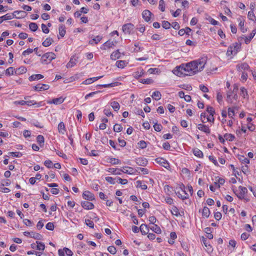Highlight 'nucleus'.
Masks as SVG:
<instances>
[{"mask_svg":"<svg viewBox=\"0 0 256 256\" xmlns=\"http://www.w3.org/2000/svg\"><path fill=\"white\" fill-rule=\"evenodd\" d=\"M206 60V58L203 57L186 64H182L176 68L174 73L177 76L183 74L186 76H193L203 70Z\"/></svg>","mask_w":256,"mask_h":256,"instance_id":"nucleus-1","label":"nucleus"},{"mask_svg":"<svg viewBox=\"0 0 256 256\" xmlns=\"http://www.w3.org/2000/svg\"><path fill=\"white\" fill-rule=\"evenodd\" d=\"M56 58V54L54 52H46L42 56L41 62L42 64H47V61L50 62Z\"/></svg>","mask_w":256,"mask_h":256,"instance_id":"nucleus-2","label":"nucleus"},{"mask_svg":"<svg viewBox=\"0 0 256 256\" xmlns=\"http://www.w3.org/2000/svg\"><path fill=\"white\" fill-rule=\"evenodd\" d=\"M134 28V25L131 23H128L123 25L122 30L125 34H130Z\"/></svg>","mask_w":256,"mask_h":256,"instance_id":"nucleus-3","label":"nucleus"},{"mask_svg":"<svg viewBox=\"0 0 256 256\" xmlns=\"http://www.w3.org/2000/svg\"><path fill=\"white\" fill-rule=\"evenodd\" d=\"M155 161L158 164H160L166 168L168 170L170 168L168 162L162 158H158L155 160Z\"/></svg>","mask_w":256,"mask_h":256,"instance_id":"nucleus-4","label":"nucleus"},{"mask_svg":"<svg viewBox=\"0 0 256 256\" xmlns=\"http://www.w3.org/2000/svg\"><path fill=\"white\" fill-rule=\"evenodd\" d=\"M30 246L32 248L40 250H44L45 248L44 244L43 242L38 241H36V244H32Z\"/></svg>","mask_w":256,"mask_h":256,"instance_id":"nucleus-5","label":"nucleus"},{"mask_svg":"<svg viewBox=\"0 0 256 256\" xmlns=\"http://www.w3.org/2000/svg\"><path fill=\"white\" fill-rule=\"evenodd\" d=\"M82 197L84 199L89 201L95 199L94 194L89 191H84L82 194Z\"/></svg>","mask_w":256,"mask_h":256,"instance_id":"nucleus-6","label":"nucleus"},{"mask_svg":"<svg viewBox=\"0 0 256 256\" xmlns=\"http://www.w3.org/2000/svg\"><path fill=\"white\" fill-rule=\"evenodd\" d=\"M152 14L148 10H144L142 13V18L146 22L150 21V17Z\"/></svg>","mask_w":256,"mask_h":256,"instance_id":"nucleus-7","label":"nucleus"},{"mask_svg":"<svg viewBox=\"0 0 256 256\" xmlns=\"http://www.w3.org/2000/svg\"><path fill=\"white\" fill-rule=\"evenodd\" d=\"M238 188L240 190V192L237 194V196L240 200L244 199V194L247 193L248 190L246 187L242 186H240Z\"/></svg>","mask_w":256,"mask_h":256,"instance_id":"nucleus-8","label":"nucleus"},{"mask_svg":"<svg viewBox=\"0 0 256 256\" xmlns=\"http://www.w3.org/2000/svg\"><path fill=\"white\" fill-rule=\"evenodd\" d=\"M14 14H7L0 17V24L4 20H10L14 18Z\"/></svg>","mask_w":256,"mask_h":256,"instance_id":"nucleus-9","label":"nucleus"},{"mask_svg":"<svg viewBox=\"0 0 256 256\" xmlns=\"http://www.w3.org/2000/svg\"><path fill=\"white\" fill-rule=\"evenodd\" d=\"M81 205L83 208L86 210H92L94 208V204L88 201L82 202Z\"/></svg>","mask_w":256,"mask_h":256,"instance_id":"nucleus-10","label":"nucleus"},{"mask_svg":"<svg viewBox=\"0 0 256 256\" xmlns=\"http://www.w3.org/2000/svg\"><path fill=\"white\" fill-rule=\"evenodd\" d=\"M12 14H16L14 17L18 19L24 18L27 14L26 12L24 10H16Z\"/></svg>","mask_w":256,"mask_h":256,"instance_id":"nucleus-11","label":"nucleus"},{"mask_svg":"<svg viewBox=\"0 0 256 256\" xmlns=\"http://www.w3.org/2000/svg\"><path fill=\"white\" fill-rule=\"evenodd\" d=\"M198 128L206 133V134H210V130L209 128L206 126L202 124H199L198 126Z\"/></svg>","mask_w":256,"mask_h":256,"instance_id":"nucleus-12","label":"nucleus"},{"mask_svg":"<svg viewBox=\"0 0 256 256\" xmlns=\"http://www.w3.org/2000/svg\"><path fill=\"white\" fill-rule=\"evenodd\" d=\"M50 86L46 84H38L34 86V90L40 91L41 90H47L49 88Z\"/></svg>","mask_w":256,"mask_h":256,"instance_id":"nucleus-13","label":"nucleus"},{"mask_svg":"<svg viewBox=\"0 0 256 256\" xmlns=\"http://www.w3.org/2000/svg\"><path fill=\"white\" fill-rule=\"evenodd\" d=\"M136 163L140 166H144L148 164V160L145 158H140L136 160Z\"/></svg>","mask_w":256,"mask_h":256,"instance_id":"nucleus-14","label":"nucleus"},{"mask_svg":"<svg viewBox=\"0 0 256 256\" xmlns=\"http://www.w3.org/2000/svg\"><path fill=\"white\" fill-rule=\"evenodd\" d=\"M64 99L62 97H60L58 98H54L52 101H49L48 102V104H62Z\"/></svg>","mask_w":256,"mask_h":256,"instance_id":"nucleus-15","label":"nucleus"},{"mask_svg":"<svg viewBox=\"0 0 256 256\" xmlns=\"http://www.w3.org/2000/svg\"><path fill=\"white\" fill-rule=\"evenodd\" d=\"M236 68L238 70L241 71L242 70H248L250 68V66L246 62L242 63L237 65Z\"/></svg>","mask_w":256,"mask_h":256,"instance_id":"nucleus-16","label":"nucleus"},{"mask_svg":"<svg viewBox=\"0 0 256 256\" xmlns=\"http://www.w3.org/2000/svg\"><path fill=\"white\" fill-rule=\"evenodd\" d=\"M120 170L124 173L128 174H134V168L130 166H124L122 169Z\"/></svg>","mask_w":256,"mask_h":256,"instance_id":"nucleus-17","label":"nucleus"},{"mask_svg":"<svg viewBox=\"0 0 256 256\" xmlns=\"http://www.w3.org/2000/svg\"><path fill=\"white\" fill-rule=\"evenodd\" d=\"M114 43L112 41L108 40L102 46V47L101 48L102 49L106 50V48H112L114 46Z\"/></svg>","mask_w":256,"mask_h":256,"instance_id":"nucleus-18","label":"nucleus"},{"mask_svg":"<svg viewBox=\"0 0 256 256\" xmlns=\"http://www.w3.org/2000/svg\"><path fill=\"white\" fill-rule=\"evenodd\" d=\"M140 229L142 235H146L148 234L149 231L148 228V227L147 225L145 224H141Z\"/></svg>","mask_w":256,"mask_h":256,"instance_id":"nucleus-19","label":"nucleus"},{"mask_svg":"<svg viewBox=\"0 0 256 256\" xmlns=\"http://www.w3.org/2000/svg\"><path fill=\"white\" fill-rule=\"evenodd\" d=\"M202 242H203L204 246L207 248L206 250L208 252H212V246H210L209 242H208L206 238H204V237H202Z\"/></svg>","mask_w":256,"mask_h":256,"instance_id":"nucleus-20","label":"nucleus"},{"mask_svg":"<svg viewBox=\"0 0 256 256\" xmlns=\"http://www.w3.org/2000/svg\"><path fill=\"white\" fill-rule=\"evenodd\" d=\"M16 71H14L15 74H20L26 72V67L22 66L16 69Z\"/></svg>","mask_w":256,"mask_h":256,"instance_id":"nucleus-21","label":"nucleus"},{"mask_svg":"<svg viewBox=\"0 0 256 256\" xmlns=\"http://www.w3.org/2000/svg\"><path fill=\"white\" fill-rule=\"evenodd\" d=\"M120 57V53L119 50H118L116 51L113 52L110 55V58L112 60H116Z\"/></svg>","mask_w":256,"mask_h":256,"instance_id":"nucleus-22","label":"nucleus"},{"mask_svg":"<svg viewBox=\"0 0 256 256\" xmlns=\"http://www.w3.org/2000/svg\"><path fill=\"white\" fill-rule=\"evenodd\" d=\"M44 76L40 74H32L28 78L30 81H33L42 78Z\"/></svg>","mask_w":256,"mask_h":256,"instance_id":"nucleus-23","label":"nucleus"},{"mask_svg":"<svg viewBox=\"0 0 256 256\" xmlns=\"http://www.w3.org/2000/svg\"><path fill=\"white\" fill-rule=\"evenodd\" d=\"M36 140L40 147H42L44 146V138L42 135L38 136Z\"/></svg>","mask_w":256,"mask_h":256,"instance_id":"nucleus-24","label":"nucleus"},{"mask_svg":"<svg viewBox=\"0 0 256 256\" xmlns=\"http://www.w3.org/2000/svg\"><path fill=\"white\" fill-rule=\"evenodd\" d=\"M240 95L242 96L244 98H248V91L246 88H245L244 87H242L240 88Z\"/></svg>","mask_w":256,"mask_h":256,"instance_id":"nucleus-25","label":"nucleus"},{"mask_svg":"<svg viewBox=\"0 0 256 256\" xmlns=\"http://www.w3.org/2000/svg\"><path fill=\"white\" fill-rule=\"evenodd\" d=\"M256 32V30H253L252 32L248 36H246L245 38V43L246 44H248L251 40L254 38Z\"/></svg>","mask_w":256,"mask_h":256,"instance_id":"nucleus-26","label":"nucleus"},{"mask_svg":"<svg viewBox=\"0 0 256 256\" xmlns=\"http://www.w3.org/2000/svg\"><path fill=\"white\" fill-rule=\"evenodd\" d=\"M110 106L114 111L118 112L120 108V105L118 102L114 101L110 102Z\"/></svg>","mask_w":256,"mask_h":256,"instance_id":"nucleus-27","label":"nucleus"},{"mask_svg":"<svg viewBox=\"0 0 256 256\" xmlns=\"http://www.w3.org/2000/svg\"><path fill=\"white\" fill-rule=\"evenodd\" d=\"M202 216H204V217L208 218L209 216L210 212V209L208 207L204 206V208L203 210H202Z\"/></svg>","mask_w":256,"mask_h":256,"instance_id":"nucleus-28","label":"nucleus"},{"mask_svg":"<svg viewBox=\"0 0 256 256\" xmlns=\"http://www.w3.org/2000/svg\"><path fill=\"white\" fill-rule=\"evenodd\" d=\"M120 170H121L120 169L112 168H109L107 171L110 172H111L112 174H114L120 175V174H121V172H122Z\"/></svg>","mask_w":256,"mask_h":256,"instance_id":"nucleus-29","label":"nucleus"},{"mask_svg":"<svg viewBox=\"0 0 256 256\" xmlns=\"http://www.w3.org/2000/svg\"><path fill=\"white\" fill-rule=\"evenodd\" d=\"M152 96L156 100H158L161 98L162 94L160 92L155 91L153 92L152 94Z\"/></svg>","mask_w":256,"mask_h":256,"instance_id":"nucleus-30","label":"nucleus"},{"mask_svg":"<svg viewBox=\"0 0 256 256\" xmlns=\"http://www.w3.org/2000/svg\"><path fill=\"white\" fill-rule=\"evenodd\" d=\"M193 153L194 155L198 158H202L203 153L202 152L197 148H195L193 150Z\"/></svg>","mask_w":256,"mask_h":256,"instance_id":"nucleus-31","label":"nucleus"},{"mask_svg":"<svg viewBox=\"0 0 256 256\" xmlns=\"http://www.w3.org/2000/svg\"><path fill=\"white\" fill-rule=\"evenodd\" d=\"M16 70L13 67H10L5 70L6 74L8 76L13 75L15 74L14 71H16Z\"/></svg>","mask_w":256,"mask_h":256,"instance_id":"nucleus-32","label":"nucleus"},{"mask_svg":"<svg viewBox=\"0 0 256 256\" xmlns=\"http://www.w3.org/2000/svg\"><path fill=\"white\" fill-rule=\"evenodd\" d=\"M53 42L52 39L50 38H48L46 40L42 42V44L44 46H49Z\"/></svg>","mask_w":256,"mask_h":256,"instance_id":"nucleus-33","label":"nucleus"},{"mask_svg":"<svg viewBox=\"0 0 256 256\" xmlns=\"http://www.w3.org/2000/svg\"><path fill=\"white\" fill-rule=\"evenodd\" d=\"M58 130L60 133L62 134H64L65 126L63 122H60L58 125Z\"/></svg>","mask_w":256,"mask_h":256,"instance_id":"nucleus-34","label":"nucleus"},{"mask_svg":"<svg viewBox=\"0 0 256 256\" xmlns=\"http://www.w3.org/2000/svg\"><path fill=\"white\" fill-rule=\"evenodd\" d=\"M236 50H233V46H229L228 48L226 55L230 56L231 55H236Z\"/></svg>","mask_w":256,"mask_h":256,"instance_id":"nucleus-35","label":"nucleus"},{"mask_svg":"<svg viewBox=\"0 0 256 256\" xmlns=\"http://www.w3.org/2000/svg\"><path fill=\"white\" fill-rule=\"evenodd\" d=\"M60 35L62 37H64L66 34L65 26L64 25H60L58 28Z\"/></svg>","mask_w":256,"mask_h":256,"instance_id":"nucleus-36","label":"nucleus"},{"mask_svg":"<svg viewBox=\"0 0 256 256\" xmlns=\"http://www.w3.org/2000/svg\"><path fill=\"white\" fill-rule=\"evenodd\" d=\"M180 188L183 191L184 194V195L182 196V200H184L188 199V194L186 192L185 189V186L184 184H181L180 185Z\"/></svg>","mask_w":256,"mask_h":256,"instance_id":"nucleus-37","label":"nucleus"},{"mask_svg":"<svg viewBox=\"0 0 256 256\" xmlns=\"http://www.w3.org/2000/svg\"><path fill=\"white\" fill-rule=\"evenodd\" d=\"M224 138L227 140L232 142L234 140L235 136L234 135L230 134H226L224 135Z\"/></svg>","mask_w":256,"mask_h":256,"instance_id":"nucleus-38","label":"nucleus"},{"mask_svg":"<svg viewBox=\"0 0 256 256\" xmlns=\"http://www.w3.org/2000/svg\"><path fill=\"white\" fill-rule=\"evenodd\" d=\"M30 237L38 240H41L42 238V236L40 234L34 232H32Z\"/></svg>","mask_w":256,"mask_h":256,"instance_id":"nucleus-39","label":"nucleus"},{"mask_svg":"<svg viewBox=\"0 0 256 256\" xmlns=\"http://www.w3.org/2000/svg\"><path fill=\"white\" fill-rule=\"evenodd\" d=\"M126 65V62L124 60H118L116 62V66L118 68H123Z\"/></svg>","mask_w":256,"mask_h":256,"instance_id":"nucleus-40","label":"nucleus"},{"mask_svg":"<svg viewBox=\"0 0 256 256\" xmlns=\"http://www.w3.org/2000/svg\"><path fill=\"white\" fill-rule=\"evenodd\" d=\"M101 40H102V37L99 36H98L94 37L92 40H90L89 42V44H93L94 42L96 44L98 42H100Z\"/></svg>","mask_w":256,"mask_h":256,"instance_id":"nucleus-41","label":"nucleus"},{"mask_svg":"<svg viewBox=\"0 0 256 256\" xmlns=\"http://www.w3.org/2000/svg\"><path fill=\"white\" fill-rule=\"evenodd\" d=\"M76 64V59L72 58L69 62L66 64L67 68H72Z\"/></svg>","mask_w":256,"mask_h":256,"instance_id":"nucleus-42","label":"nucleus"},{"mask_svg":"<svg viewBox=\"0 0 256 256\" xmlns=\"http://www.w3.org/2000/svg\"><path fill=\"white\" fill-rule=\"evenodd\" d=\"M38 50V48H36L34 50H32V48H28L26 50L23 52L22 55L26 56V55H28V54H29L32 53L34 51L37 52Z\"/></svg>","mask_w":256,"mask_h":256,"instance_id":"nucleus-43","label":"nucleus"},{"mask_svg":"<svg viewBox=\"0 0 256 256\" xmlns=\"http://www.w3.org/2000/svg\"><path fill=\"white\" fill-rule=\"evenodd\" d=\"M150 229L156 234H160L162 232L160 228L157 224L152 226Z\"/></svg>","mask_w":256,"mask_h":256,"instance_id":"nucleus-44","label":"nucleus"},{"mask_svg":"<svg viewBox=\"0 0 256 256\" xmlns=\"http://www.w3.org/2000/svg\"><path fill=\"white\" fill-rule=\"evenodd\" d=\"M140 82L143 84H151L154 82V80L150 78H148L146 79H141Z\"/></svg>","mask_w":256,"mask_h":256,"instance_id":"nucleus-45","label":"nucleus"},{"mask_svg":"<svg viewBox=\"0 0 256 256\" xmlns=\"http://www.w3.org/2000/svg\"><path fill=\"white\" fill-rule=\"evenodd\" d=\"M29 28L32 31L36 32L38 28V26L36 23L30 22L29 24Z\"/></svg>","mask_w":256,"mask_h":256,"instance_id":"nucleus-46","label":"nucleus"},{"mask_svg":"<svg viewBox=\"0 0 256 256\" xmlns=\"http://www.w3.org/2000/svg\"><path fill=\"white\" fill-rule=\"evenodd\" d=\"M158 8L162 12L165 10V2L164 0L159 1Z\"/></svg>","mask_w":256,"mask_h":256,"instance_id":"nucleus-47","label":"nucleus"},{"mask_svg":"<svg viewBox=\"0 0 256 256\" xmlns=\"http://www.w3.org/2000/svg\"><path fill=\"white\" fill-rule=\"evenodd\" d=\"M137 187L140 188L142 190H146L147 189V186L144 184H142V182L140 180L136 181Z\"/></svg>","mask_w":256,"mask_h":256,"instance_id":"nucleus-48","label":"nucleus"},{"mask_svg":"<svg viewBox=\"0 0 256 256\" xmlns=\"http://www.w3.org/2000/svg\"><path fill=\"white\" fill-rule=\"evenodd\" d=\"M144 71L143 70H142L140 72H136L134 74V77L136 78H139L140 77H142L143 76L144 74Z\"/></svg>","mask_w":256,"mask_h":256,"instance_id":"nucleus-49","label":"nucleus"},{"mask_svg":"<svg viewBox=\"0 0 256 256\" xmlns=\"http://www.w3.org/2000/svg\"><path fill=\"white\" fill-rule=\"evenodd\" d=\"M105 179L108 182L112 184H114L117 180L116 178H114L110 176H107L105 178Z\"/></svg>","mask_w":256,"mask_h":256,"instance_id":"nucleus-50","label":"nucleus"},{"mask_svg":"<svg viewBox=\"0 0 256 256\" xmlns=\"http://www.w3.org/2000/svg\"><path fill=\"white\" fill-rule=\"evenodd\" d=\"M8 154L13 157L20 158L22 154L20 152H10Z\"/></svg>","mask_w":256,"mask_h":256,"instance_id":"nucleus-51","label":"nucleus"},{"mask_svg":"<svg viewBox=\"0 0 256 256\" xmlns=\"http://www.w3.org/2000/svg\"><path fill=\"white\" fill-rule=\"evenodd\" d=\"M122 130V127L121 125L118 124H116L114 126V130L115 132H120Z\"/></svg>","mask_w":256,"mask_h":256,"instance_id":"nucleus-52","label":"nucleus"},{"mask_svg":"<svg viewBox=\"0 0 256 256\" xmlns=\"http://www.w3.org/2000/svg\"><path fill=\"white\" fill-rule=\"evenodd\" d=\"M171 24L168 21H163L162 22V26L163 28L167 30L170 28Z\"/></svg>","mask_w":256,"mask_h":256,"instance_id":"nucleus-53","label":"nucleus"},{"mask_svg":"<svg viewBox=\"0 0 256 256\" xmlns=\"http://www.w3.org/2000/svg\"><path fill=\"white\" fill-rule=\"evenodd\" d=\"M206 19L208 20L212 24V25L216 26L218 24V22L214 18H212L210 16H208V18H206Z\"/></svg>","mask_w":256,"mask_h":256,"instance_id":"nucleus-54","label":"nucleus"},{"mask_svg":"<svg viewBox=\"0 0 256 256\" xmlns=\"http://www.w3.org/2000/svg\"><path fill=\"white\" fill-rule=\"evenodd\" d=\"M110 162L112 164H120L121 162L120 160L115 158H110Z\"/></svg>","mask_w":256,"mask_h":256,"instance_id":"nucleus-55","label":"nucleus"},{"mask_svg":"<svg viewBox=\"0 0 256 256\" xmlns=\"http://www.w3.org/2000/svg\"><path fill=\"white\" fill-rule=\"evenodd\" d=\"M108 250L112 254H114L116 252V249L114 246H110L108 248Z\"/></svg>","mask_w":256,"mask_h":256,"instance_id":"nucleus-56","label":"nucleus"},{"mask_svg":"<svg viewBox=\"0 0 256 256\" xmlns=\"http://www.w3.org/2000/svg\"><path fill=\"white\" fill-rule=\"evenodd\" d=\"M171 213L172 214L176 216H178L180 214V212H178V209L176 206H174L172 208V210H171Z\"/></svg>","mask_w":256,"mask_h":256,"instance_id":"nucleus-57","label":"nucleus"},{"mask_svg":"<svg viewBox=\"0 0 256 256\" xmlns=\"http://www.w3.org/2000/svg\"><path fill=\"white\" fill-rule=\"evenodd\" d=\"M85 224L90 228H94V222L90 220L86 219L85 220Z\"/></svg>","mask_w":256,"mask_h":256,"instance_id":"nucleus-58","label":"nucleus"},{"mask_svg":"<svg viewBox=\"0 0 256 256\" xmlns=\"http://www.w3.org/2000/svg\"><path fill=\"white\" fill-rule=\"evenodd\" d=\"M117 180L116 182H118L122 184H126L128 183V180L126 179H122L120 178H116Z\"/></svg>","mask_w":256,"mask_h":256,"instance_id":"nucleus-59","label":"nucleus"},{"mask_svg":"<svg viewBox=\"0 0 256 256\" xmlns=\"http://www.w3.org/2000/svg\"><path fill=\"white\" fill-rule=\"evenodd\" d=\"M244 21H240L239 23V26L242 32L244 33L247 31L246 28H244Z\"/></svg>","mask_w":256,"mask_h":256,"instance_id":"nucleus-60","label":"nucleus"},{"mask_svg":"<svg viewBox=\"0 0 256 256\" xmlns=\"http://www.w3.org/2000/svg\"><path fill=\"white\" fill-rule=\"evenodd\" d=\"M216 99L218 102L221 104V102H222V94L220 92H218L216 94Z\"/></svg>","mask_w":256,"mask_h":256,"instance_id":"nucleus-61","label":"nucleus"},{"mask_svg":"<svg viewBox=\"0 0 256 256\" xmlns=\"http://www.w3.org/2000/svg\"><path fill=\"white\" fill-rule=\"evenodd\" d=\"M154 129L156 132H160L162 129V126L160 124H158L157 123H155L154 125Z\"/></svg>","mask_w":256,"mask_h":256,"instance_id":"nucleus-62","label":"nucleus"},{"mask_svg":"<svg viewBox=\"0 0 256 256\" xmlns=\"http://www.w3.org/2000/svg\"><path fill=\"white\" fill-rule=\"evenodd\" d=\"M206 111L210 114V116H213L215 112L212 107L208 106L206 108Z\"/></svg>","mask_w":256,"mask_h":256,"instance_id":"nucleus-63","label":"nucleus"},{"mask_svg":"<svg viewBox=\"0 0 256 256\" xmlns=\"http://www.w3.org/2000/svg\"><path fill=\"white\" fill-rule=\"evenodd\" d=\"M46 228L48 230H52L54 229V224L53 223L49 222L46 224Z\"/></svg>","mask_w":256,"mask_h":256,"instance_id":"nucleus-64","label":"nucleus"}]
</instances>
